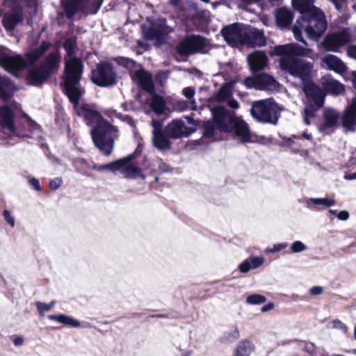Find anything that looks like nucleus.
Instances as JSON below:
<instances>
[{"label":"nucleus","mask_w":356,"mask_h":356,"mask_svg":"<svg viewBox=\"0 0 356 356\" xmlns=\"http://www.w3.org/2000/svg\"><path fill=\"white\" fill-rule=\"evenodd\" d=\"M83 68V61L77 57L66 60L62 75L63 81L60 86L64 93L73 104L77 115L82 117L87 125L91 126L95 123L96 125L99 122L106 120L103 118L100 113L91 108L86 104L79 106V100L83 92L80 84Z\"/></svg>","instance_id":"1"},{"label":"nucleus","mask_w":356,"mask_h":356,"mask_svg":"<svg viewBox=\"0 0 356 356\" xmlns=\"http://www.w3.org/2000/svg\"><path fill=\"white\" fill-rule=\"evenodd\" d=\"M327 28L325 15L319 8L310 14L298 18L292 31L297 41L302 42L305 46H309L302 36V31L307 33L308 38L313 41H318L323 36Z\"/></svg>","instance_id":"2"},{"label":"nucleus","mask_w":356,"mask_h":356,"mask_svg":"<svg viewBox=\"0 0 356 356\" xmlns=\"http://www.w3.org/2000/svg\"><path fill=\"white\" fill-rule=\"evenodd\" d=\"M51 45L49 42L42 40L37 48L27 51L24 57L21 55L12 56L3 54L0 56V66L3 67L12 75L19 77V71L33 65L43 56Z\"/></svg>","instance_id":"3"},{"label":"nucleus","mask_w":356,"mask_h":356,"mask_svg":"<svg viewBox=\"0 0 356 356\" xmlns=\"http://www.w3.org/2000/svg\"><path fill=\"white\" fill-rule=\"evenodd\" d=\"M145 40L154 41L156 47H160L168 42L170 34L174 31L173 28L167 24L164 17L156 19L147 18L146 23L140 26Z\"/></svg>","instance_id":"4"},{"label":"nucleus","mask_w":356,"mask_h":356,"mask_svg":"<svg viewBox=\"0 0 356 356\" xmlns=\"http://www.w3.org/2000/svg\"><path fill=\"white\" fill-rule=\"evenodd\" d=\"M118 131V127L108 120L99 122L91 129L92 141L103 154H111L114 147L115 134Z\"/></svg>","instance_id":"5"},{"label":"nucleus","mask_w":356,"mask_h":356,"mask_svg":"<svg viewBox=\"0 0 356 356\" xmlns=\"http://www.w3.org/2000/svg\"><path fill=\"white\" fill-rule=\"evenodd\" d=\"M281 108L273 99L255 101L250 108L252 117L263 124L276 125L280 118Z\"/></svg>","instance_id":"6"},{"label":"nucleus","mask_w":356,"mask_h":356,"mask_svg":"<svg viewBox=\"0 0 356 356\" xmlns=\"http://www.w3.org/2000/svg\"><path fill=\"white\" fill-rule=\"evenodd\" d=\"M282 70L301 80L302 86L312 80L313 63L300 58H280L279 60Z\"/></svg>","instance_id":"7"},{"label":"nucleus","mask_w":356,"mask_h":356,"mask_svg":"<svg viewBox=\"0 0 356 356\" xmlns=\"http://www.w3.org/2000/svg\"><path fill=\"white\" fill-rule=\"evenodd\" d=\"M90 80L101 88L115 86L118 82V75L113 65L107 61H100L91 71Z\"/></svg>","instance_id":"8"},{"label":"nucleus","mask_w":356,"mask_h":356,"mask_svg":"<svg viewBox=\"0 0 356 356\" xmlns=\"http://www.w3.org/2000/svg\"><path fill=\"white\" fill-rule=\"evenodd\" d=\"M212 120L221 133H231V127L238 118L234 111H229L224 106L217 105L210 108Z\"/></svg>","instance_id":"9"},{"label":"nucleus","mask_w":356,"mask_h":356,"mask_svg":"<svg viewBox=\"0 0 356 356\" xmlns=\"http://www.w3.org/2000/svg\"><path fill=\"white\" fill-rule=\"evenodd\" d=\"M351 40L350 29L343 28L337 32L326 35L321 42V45L327 51L339 52L341 47L349 44Z\"/></svg>","instance_id":"10"},{"label":"nucleus","mask_w":356,"mask_h":356,"mask_svg":"<svg viewBox=\"0 0 356 356\" xmlns=\"http://www.w3.org/2000/svg\"><path fill=\"white\" fill-rule=\"evenodd\" d=\"M207 39L199 35H189L179 42L176 52L181 56H188L203 50L207 46Z\"/></svg>","instance_id":"11"},{"label":"nucleus","mask_w":356,"mask_h":356,"mask_svg":"<svg viewBox=\"0 0 356 356\" xmlns=\"http://www.w3.org/2000/svg\"><path fill=\"white\" fill-rule=\"evenodd\" d=\"M246 26L239 22L233 23L224 26L221 29V35L225 42L230 46L242 44Z\"/></svg>","instance_id":"12"},{"label":"nucleus","mask_w":356,"mask_h":356,"mask_svg":"<svg viewBox=\"0 0 356 356\" xmlns=\"http://www.w3.org/2000/svg\"><path fill=\"white\" fill-rule=\"evenodd\" d=\"M302 90L307 97L308 104L318 108L323 106L326 95L322 88L311 81L302 86Z\"/></svg>","instance_id":"13"},{"label":"nucleus","mask_w":356,"mask_h":356,"mask_svg":"<svg viewBox=\"0 0 356 356\" xmlns=\"http://www.w3.org/2000/svg\"><path fill=\"white\" fill-rule=\"evenodd\" d=\"M195 131L196 127H188L181 119L172 120L165 127V132L174 140L188 137Z\"/></svg>","instance_id":"14"},{"label":"nucleus","mask_w":356,"mask_h":356,"mask_svg":"<svg viewBox=\"0 0 356 356\" xmlns=\"http://www.w3.org/2000/svg\"><path fill=\"white\" fill-rule=\"evenodd\" d=\"M15 117V113L9 104H6L0 106V127L8 130L17 137H28L27 135H21L17 131Z\"/></svg>","instance_id":"15"},{"label":"nucleus","mask_w":356,"mask_h":356,"mask_svg":"<svg viewBox=\"0 0 356 356\" xmlns=\"http://www.w3.org/2000/svg\"><path fill=\"white\" fill-rule=\"evenodd\" d=\"M266 42L267 40L263 30H259L250 25L246 26L242 44L250 47H264Z\"/></svg>","instance_id":"16"},{"label":"nucleus","mask_w":356,"mask_h":356,"mask_svg":"<svg viewBox=\"0 0 356 356\" xmlns=\"http://www.w3.org/2000/svg\"><path fill=\"white\" fill-rule=\"evenodd\" d=\"M8 9L9 11L6 13L2 18V24L7 31H13L17 24L24 21L23 8L17 6Z\"/></svg>","instance_id":"17"},{"label":"nucleus","mask_w":356,"mask_h":356,"mask_svg":"<svg viewBox=\"0 0 356 356\" xmlns=\"http://www.w3.org/2000/svg\"><path fill=\"white\" fill-rule=\"evenodd\" d=\"M133 79H136L138 82V86L141 90L148 92L150 95L155 93V86L152 74L142 68L136 70L133 74Z\"/></svg>","instance_id":"18"},{"label":"nucleus","mask_w":356,"mask_h":356,"mask_svg":"<svg viewBox=\"0 0 356 356\" xmlns=\"http://www.w3.org/2000/svg\"><path fill=\"white\" fill-rule=\"evenodd\" d=\"M231 133L240 138L243 143H252L251 131L248 124L240 118H237L231 127Z\"/></svg>","instance_id":"19"},{"label":"nucleus","mask_w":356,"mask_h":356,"mask_svg":"<svg viewBox=\"0 0 356 356\" xmlns=\"http://www.w3.org/2000/svg\"><path fill=\"white\" fill-rule=\"evenodd\" d=\"M339 117V113L334 108H325L323 113V122L318 127L319 132L326 134L328 129L335 128Z\"/></svg>","instance_id":"20"},{"label":"nucleus","mask_w":356,"mask_h":356,"mask_svg":"<svg viewBox=\"0 0 356 356\" xmlns=\"http://www.w3.org/2000/svg\"><path fill=\"white\" fill-rule=\"evenodd\" d=\"M131 157L132 156H125L121 158V160H123L124 164L119 171L126 179H136L140 177L143 180L145 179L146 176L143 173L141 168L131 164Z\"/></svg>","instance_id":"21"},{"label":"nucleus","mask_w":356,"mask_h":356,"mask_svg":"<svg viewBox=\"0 0 356 356\" xmlns=\"http://www.w3.org/2000/svg\"><path fill=\"white\" fill-rule=\"evenodd\" d=\"M247 61L252 73H257L263 70L268 64V57L263 51H255L249 54Z\"/></svg>","instance_id":"22"},{"label":"nucleus","mask_w":356,"mask_h":356,"mask_svg":"<svg viewBox=\"0 0 356 356\" xmlns=\"http://www.w3.org/2000/svg\"><path fill=\"white\" fill-rule=\"evenodd\" d=\"M51 77L40 65L32 66L28 70L27 80L31 86L40 87Z\"/></svg>","instance_id":"23"},{"label":"nucleus","mask_w":356,"mask_h":356,"mask_svg":"<svg viewBox=\"0 0 356 356\" xmlns=\"http://www.w3.org/2000/svg\"><path fill=\"white\" fill-rule=\"evenodd\" d=\"M322 88L325 95L339 96L345 92V86L330 76H324L322 81Z\"/></svg>","instance_id":"24"},{"label":"nucleus","mask_w":356,"mask_h":356,"mask_svg":"<svg viewBox=\"0 0 356 356\" xmlns=\"http://www.w3.org/2000/svg\"><path fill=\"white\" fill-rule=\"evenodd\" d=\"M276 25L282 29H288L292 24L294 14L292 10L286 6H282L276 10L275 13Z\"/></svg>","instance_id":"25"},{"label":"nucleus","mask_w":356,"mask_h":356,"mask_svg":"<svg viewBox=\"0 0 356 356\" xmlns=\"http://www.w3.org/2000/svg\"><path fill=\"white\" fill-rule=\"evenodd\" d=\"M322 65L339 74L344 73L347 70L346 64L341 59L333 54H326L322 59Z\"/></svg>","instance_id":"26"},{"label":"nucleus","mask_w":356,"mask_h":356,"mask_svg":"<svg viewBox=\"0 0 356 356\" xmlns=\"http://www.w3.org/2000/svg\"><path fill=\"white\" fill-rule=\"evenodd\" d=\"M341 126L346 133L356 131V111L349 104L343 112Z\"/></svg>","instance_id":"27"},{"label":"nucleus","mask_w":356,"mask_h":356,"mask_svg":"<svg viewBox=\"0 0 356 356\" xmlns=\"http://www.w3.org/2000/svg\"><path fill=\"white\" fill-rule=\"evenodd\" d=\"M151 95L152 97L149 101V106L151 111L158 116L166 115L169 109L167 107L164 97L156 92Z\"/></svg>","instance_id":"28"},{"label":"nucleus","mask_w":356,"mask_h":356,"mask_svg":"<svg viewBox=\"0 0 356 356\" xmlns=\"http://www.w3.org/2000/svg\"><path fill=\"white\" fill-rule=\"evenodd\" d=\"M61 61V56L60 52L56 50L51 52L40 65L46 72H49V75H52L60 65Z\"/></svg>","instance_id":"29"},{"label":"nucleus","mask_w":356,"mask_h":356,"mask_svg":"<svg viewBox=\"0 0 356 356\" xmlns=\"http://www.w3.org/2000/svg\"><path fill=\"white\" fill-rule=\"evenodd\" d=\"M258 90L277 89L280 83L274 76L266 72H257Z\"/></svg>","instance_id":"30"},{"label":"nucleus","mask_w":356,"mask_h":356,"mask_svg":"<svg viewBox=\"0 0 356 356\" xmlns=\"http://www.w3.org/2000/svg\"><path fill=\"white\" fill-rule=\"evenodd\" d=\"M294 10L300 13V17L310 14L319 8L314 6V0H291Z\"/></svg>","instance_id":"31"},{"label":"nucleus","mask_w":356,"mask_h":356,"mask_svg":"<svg viewBox=\"0 0 356 356\" xmlns=\"http://www.w3.org/2000/svg\"><path fill=\"white\" fill-rule=\"evenodd\" d=\"M235 83V81H230L223 83L220 89L213 94L211 99L213 102H222L229 99L232 95V89Z\"/></svg>","instance_id":"32"},{"label":"nucleus","mask_w":356,"mask_h":356,"mask_svg":"<svg viewBox=\"0 0 356 356\" xmlns=\"http://www.w3.org/2000/svg\"><path fill=\"white\" fill-rule=\"evenodd\" d=\"M103 2L104 0H84L79 4L78 13L82 12L87 15H95L100 9Z\"/></svg>","instance_id":"33"},{"label":"nucleus","mask_w":356,"mask_h":356,"mask_svg":"<svg viewBox=\"0 0 356 356\" xmlns=\"http://www.w3.org/2000/svg\"><path fill=\"white\" fill-rule=\"evenodd\" d=\"M14 85L11 80L0 74V97L6 102L11 98L14 92Z\"/></svg>","instance_id":"34"},{"label":"nucleus","mask_w":356,"mask_h":356,"mask_svg":"<svg viewBox=\"0 0 356 356\" xmlns=\"http://www.w3.org/2000/svg\"><path fill=\"white\" fill-rule=\"evenodd\" d=\"M264 262L262 257H250L243 261L238 265V270L242 273H247L251 269H256L261 266Z\"/></svg>","instance_id":"35"},{"label":"nucleus","mask_w":356,"mask_h":356,"mask_svg":"<svg viewBox=\"0 0 356 356\" xmlns=\"http://www.w3.org/2000/svg\"><path fill=\"white\" fill-rule=\"evenodd\" d=\"M171 138L165 132H161L153 135V146L160 151H165L171 148Z\"/></svg>","instance_id":"36"},{"label":"nucleus","mask_w":356,"mask_h":356,"mask_svg":"<svg viewBox=\"0 0 356 356\" xmlns=\"http://www.w3.org/2000/svg\"><path fill=\"white\" fill-rule=\"evenodd\" d=\"M289 56L292 58L309 57L313 50L309 48L308 46L302 47L298 43L293 42L289 43Z\"/></svg>","instance_id":"37"},{"label":"nucleus","mask_w":356,"mask_h":356,"mask_svg":"<svg viewBox=\"0 0 356 356\" xmlns=\"http://www.w3.org/2000/svg\"><path fill=\"white\" fill-rule=\"evenodd\" d=\"M240 337V332L236 326L234 328L223 332L219 337L218 341L221 344L230 345L236 341Z\"/></svg>","instance_id":"38"},{"label":"nucleus","mask_w":356,"mask_h":356,"mask_svg":"<svg viewBox=\"0 0 356 356\" xmlns=\"http://www.w3.org/2000/svg\"><path fill=\"white\" fill-rule=\"evenodd\" d=\"M254 350V346L250 341L243 340L238 343L233 356H250Z\"/></svg>","instance_id":"39"},{"label":"nucleus","mask_w":356,"mask_h":356,"mask_svg":"<svg viewBox=\"0 0 356 356\" xmlns=\"http://www.w3.org/2000/svg\"><path fill=\"white\" fill-rule=\"evenodd\" d=\"M124 164L123 160L121 159H117L112 162L104 163L99 165L97 168L98 172L103 171H109L111 172H115L116 171H119V170L122 167Z\"/></svg>","instance_id":"40"},{"label":"nucleus","mask_w":356,"mask_h":356,"mask_svg":"<svg viewBox=\"0 0 356 356\" xmlns=\"http://www.w3.org/2000/svg\"><path fill=\"white\" fill-rule=\"evenodd\" d=\"M63 47L66 51L68 56L74 54L77 47V37L76 35H72L68 38H65L63 42Z\"/></svg>","instance_id":"41"},{"label":"nucleus","mask_w":356,"mask_h":356,"mask_svg":"<svg viewBox=\"0 0 356 356\" xmlns=\"http://www.w3.org/2000/svg\"><path fill=\"white\" fill-rule=\"evenodd\" d=\"M202 127L204 129L203 137L207 138H211L215 136L216 131H218L217 129V126L212 118L211 120L204 121Z\"/></svg>","instance_id":"42"},{"label":"nucleus","mask_w":356,"mask_h":356,"mask_svg":"<svg viewBox=\"0 0 356 356\" xmlns=\"http://www.w3.org/2000/svg\"><path fill=\"white\" fill-rule=\"evenodd\" d=\"M309 201L315 206H323L330 207L335 204L336 201L334 198H320V197H311Z\"/></svg>","instance_id":"43"},{"label":"nucleus","mask_w":356,"mask_h":356,"mask_svg":"<svg viewBox=\"0 0 356 356\" xmlns=\"http://www.w3.org/2000/svg\"><path fill=\"white\" fill-rule=\"evenodd\" d=\"M266 301V298L258 293L250 294L246 298V302L252 305H260L264 303Z\"/></svg>","instance_id":"44"},{"label":"nucleus","mask_w":356,"mask_h":356,"mask_svg":"<svg viewBox=\"0 0 356 356\" xmlns=\"http://www.w3.org/2000/svg\"><path fill=\"white\" fill-rule=\"evenodd\" d=\"M289 43L283 45H276L273 49V54L281 56V58L290 57L289 56Z\"/></svg>","instance_id":"45"},{"label":"nucleus","mask_w":356,"mask_h":356,"mask_svg":"<svg viewBox=\"0 0 356 356\" xmlns=\"http://www.w3.org/2000/svg\"><path fill=\"white\" fill-rule=\"evenodd\" d=\"M60 323L71 327H78L81 325L80 321L65 314L62 315Z\"/></svg>","instance_id":"46"},{"label":"nucleus","mask_w":356,"mask_h":356,"mask_svg":"<svg viewBox=\"0 0 356 356\" xmlns=\"http://www.w3.org/2000/svg\"><path fill=\"white\" fill-rule=\"evenodd\" d=\"M183 95L190 100V103L191 104V109L195 110L197 106L195 105V101L193 98L195 95V89L193 87H186L184 88L182 90Z\"/></svg>","instance_id":"47"},{"label":"nucleus","mask_w":356,"mask_h":356,"mask_svg":"<svg viewBox=\"0 0 356 356\" xmlns=\"http://www.w3.org/2000/svg\"><path fill=\"white\" fill-rule=\"evenodd\" d=\"M254 76H247L243 83L248 89L255 88L258 90L257 73H253Z\"/></svg>","instance_id":"48"},{"label":"nucleus","mask_w":356,"mask_h":356,"mask_svg":"<svg viewBox=\"0 0 356 356\" xmlns=\"http://www.w3.org/2000/svg\"><path fill=\"white\" fill-rule=\"evenodd\" d=\"M170 76V71L168 70H159L156 72L155 76L156 82L161 86H163L165 81Z\"/></svg>","instance_id":"49"},{"label":"nucleus","mask_w":356,"mask_h":356,"mask_svg":"<svg viewBox=\"0 0 356 356\" xmlns=\"http://www.w3.org/2000/svg\"><path fill=\"white\" fill-rule=\"evenodd\" d=\"M54 305V301H51L49 303H44L39 301L35 302L37 309L40 315L43 314L44 312L50 310Z\"/></svg>","instance_id":"50"},{"label":"nucleus","mask_w":356,"mask_h":356,"mask_svg":"<svg viewBox=\"0 0 356 356\" xmlns=\"http://www.w3.org/2000/svg\"><path fill=\"white\" fill-rule=\"evenodd\" d=\"M115 117L118 119L120 120L121 121L126 122L130 127H131L133 128L136 127V122H135L134 119L131 115H124L120 113H117L115 114Z\"/></svg>","instance_id":"51"},{"label":"nucleus","mask_w":356,"mask_h":356,"mask_svg":"<svg viewBox=\"0 0 356 356\" xmlns=\"http://www.w3.org/2000/svg\"><path fill=\"white\" fill-rule=\"evenodd\" d=\"M290 248L292 252L299 253L306 250L307 247L302 241H296L291 245Z\"/></svg>","instance_id":"52"},{"label":"nucleus","mask_w":356,"mask_h":356,"mask_svg":"<svg viewBox=\"0 0 356 356\" xmlns=\"http://www.w3.org/2000/svg\"><path fill=\"white\" fill-rule=\"evenodd\" d=\"M319 109L320 108L308 104L304 109L303 117H306V118H314L316 115V113Z\"/></svg>","instance_id":"53"},{"label":"nucleus","mask_w":356,"mask_h":356,"mask_svg":"<svg viewBox=\"0 0 356 356\" xmlns=\"http://www.w3.org/2000/svg\"><path fill=\"white\" fill-rule=\"evenodd\" d=\"M151 125L153 127L152 135H155L156 134L165 131V128H163L162 120L152 119L151 122Z\"/></svg>","instance_id":"54"},{"label":"nucleus","mask_w":356,"mask_h":356,"mask_svg":"<svg viewBox=\"0 0 356 356\" xmlns=\"http://www.w3.org/2000/svg\"><path fill=\"white\" fill-rule=\"evenodd\" d=\"M26 5L31 10V14L35 16L38 13V0H26Z\"/></svg>","instance_id":"55"},{"label":"nucleus","mask_w":356,"mask_h":356,"mask_svg":"<svg viewBox=\"0 0 356 356\" xmlns=\"http://www.w3.org/2000/svg\"><path fill=\"white\" fill-rule=\"evenodd\" d=\"M190 104H191L190 102L181 99L176 101L174 105L177 110H179L180 111H184L190 108Z\"/></svg>","instance_id":"56"},{"label":"nucleus","mask_w":356,"mask_h":356,"mask_svg":"<svg viewBox=\"0 0 356 356\" xmlns=\"http://www.w3.org/2000/svg\"><path fill=\"white\" fill-rule=\"evenodd\" d=\"M63 179L61 177H56L51 179L49 182V187L54 191L57 190L63 184Z\"/></svg>","instance_id":"57"},{"label":"nucleus","mask_w":356,"mask_h":356,"mask_svg":"<svg viewBox=\"0 0 356 356\" xmlns=\"http://www.w3.org/2000/svg\"><path fill=\"white\" fill-rule=\"evenodd\" d=\"M336 8L337 10L339 12L343 11V8L344 6H346L348 4L347 0H329Z\"/></svg>","instance_id":"58"},{"label":"nucleus","mask_w":356,"mask_h":356,"mask_svg":"<svg viewBox=\"0 0 356 356\" xmlns=\"http://www.w3.org/2000/svg\"><path fill=\"white\" fill-rule=\"evenodd\" d=\"M288 246V243H279L275 244L272 248H269L266 250L267 252L275 253L281 251L282 250L286 248Z\"/></svg>","instance_id":"59"},{"label":"nucleus","mask_w":356,"mask_h":356,"mask_svg":"<svg viewBox=\"0 0 356 356\" xmlns=\"http://www.w3.org/2000/svg\"><path fill=\"white\" fill-rule=\"evenodd\" d=\"M3 216L8 224H9L12 227H14L15 221L14 217L10 214V212L8 210L5 209L3 211Z\"/></svg>","instance_id":"60"},{"label":"nucleus","mask_w":356,"mask_h":356,"mask_svg":"<svg viewBox=\"0 0 356 356\" xmlns=\"http://www.w3.org/2000/svg\"><path fill=\"white\" fill-rule=\"evenodd\" d=\"M29 184L35 191H41L42 187L38 179L32 177L29 180Z\"/></svg>","instance_id":"61"},{"label":"nucleus","mask_w":356,"mask_h":356,"mask_svg":"<svg viewBox=\"0 0 356 356\" xmlns=\"http://www.w3.org/2000/svg\"><path fill=\"white\" fill-rule=\"evenodd\" d=\"M333 327L336 329H339L343 331L344 333H346L348 331V327L340 320L336 319L332 322Z\"/></svg>","instance_id":"62"},{"label":"nucleus","mask_w":356,"mask_h":356,"mask_svg":"<svg viewBox=\"0 0 356 356\" xmlns=\"http://www.w3.org/2000/svg\"><path fill=\"white\" fill-rule=\"evenodd\" d=\"M3 5L6 8H15V6H19L20 8H23L22 4L17 1V0H3Z\"/></svg>","instance_id":"63"},{"label":"nucleus","mask_w":356,"mask_h":356,"mask_svg":"<svg viewBox=\"0 0 356 356\" xmlns=\"http://www.w3.org/2000/svg\"><path fill=\"white\" fill-rule=\"evenodd\" d=\"M73 164L76 168H78L79 166H83V167H89V164L88 161L83 158H76L73 160Z\"/></svg>","instance_id":"64"}]
</instances>
